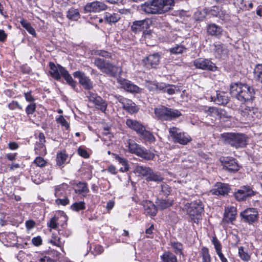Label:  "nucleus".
<instances>
[{
  "label": "nucleus",
  "mask_w": 262,
  "mask_h": 262,
  "mask_svg": "<svg viewBox=\"0 0 262 262\" xmlns=\"http://www.w3.org/2000/svg\"><path fill=\"white\" fill-rule=\"evenodd\" d=\"M230 94L233 97L244 103L252 100L254 98L255 92L254 89L246 84L235 83L231 84Z\"/></svg>",
  "instance_id": "nucleus-1"
},
{
  "label": "nucleus",
  "mask_w": 262,
  "mask_h": 262,
  "mask_svg": "<svg viewBox=\"0 0 262 262\" xmlns=\"http://www.w3.org/2000/svg\"><path fill=\"white\" fill-rule=\"evenodd\" d=\"M173 0H152L141 5V10L147 14H161L171 9L174 6Z\"/></svg>",
  "instance_id": "nucleus-2"
},
{
  "label": "nucleus",
  "mask_w": 262,
  "mask_h": 262,
  "mask_svg": "<svg viewBox=\"0 0 262 262\" xmlns=\"http://www.w3.org/2000/svg\"><path fill=\"white\" fill-rule=\"evenodd\" d=\"M221 138L225 144L236 148H242L247 144V137L245 134L225 133L221 135Z\"/></svg>",
  "instance_id": "nucleus-3"
},
{
  "label": "nucleus",
  "mask_w": 262,
  "mask_h": 262,
  "mask_svg": "<svg viewBox=\"0 0 262 262\" xmlns=\"http://www.w3.org/2000/svg\"><path fill=\"white\" fill-rule=\"evenodd\" d=\"M94 63L102 73L113 77L121 75V69L109 60L101 58H96Z\"/></svg>",
  "instance_id": "nucleus-4"
},
{
  "label": "nucleus",
  "mask_w": 262,
  "mask_h": 262,
  "mask_svg": "<svg viewBox=\"0 0 262 262\" xmlns=\"http://www.w3.org/2000/svg\"><path fill=\"white\" fill-rule=\"evenodd\" d=\"M154 113L156 117L162 121H170L179 117L182 115L181 112L178 110H174L161 106L155 108Z\"/></svg>",
  "instance_id": "nucleus-5"
},
{
  "label": "nucleus",
  "mask_w": 262,
  "mask_h": 262,
  "mask_svg": "<svg viewBox=\"0 0 262 262\" xmlns=\"http://www.w3.org/2000/svg\"><path fill=\"white\" fill-rule=\"evenodd\" d=\"M204 211V205L200 200L191 202L187 208V213L189 214L191 221L198 224L202 220V213Z\"/></svg>",
  "instance_id": "nucleus-6"
},
{
  "label": "nucleus",
  "mask_w": 262,
  "mask_h": 262,
  "mask_svg": "<svg viewBox=\"0 0 262 262\" xmlns=\"http://www.w3.org/2000/svg\"><path fill=\"white\" fill-rule=\"evenodd\" d=\"M169 133L174 143L186 145L192 140L187 133L181 132L180 128L176 127H170Z\"/></svg>",
  "instance_id": "nucleus-7"
},
{
  "label": "nucleus",
  "mask_w": 262,
  "mask_h": 262,
  "mask_svg": "<svg viewBox=\"0 0 262 262\" xmlns=\"http://www.w3.org/2000/svg\"><path fill=\"white\" fill-rule=\"evenodd\" d=\"M87 98L89 102L94 104L96 109L101 111L102 113H106L108 104L105 100L102 99L97 94L92 92H88Z\"/></svg>",
  "instance_id": "nucleus-8"
},
{
  "label": "nucleus",
  "mask_w": 262,
  "mask_h": 262,
  "mask_svg": "<svg viewBox=\"0 0 262 262\" xmlns=\"http://www.w3.org/2000/svg\"><path fill=\"white\" fill-rule=\"evenodd\" d=\"M239 112L246 121H253L259 116L257 108L248 106L245 104L240 106Z\"/></svg>",
  "instance_id": "nucleus-9"
},
{
  "label": "nucleus",
  "mask_w": 262,
  "mask_h": 262,
  "mask_svg": "<svg viewBox=\"0 0 262 262\" xmlns=\"http://www.w3.org/2000/svg\"><path fill=\"white\" fill-rule=\"evenodd\" d=\"M242 221L249 225L256 223L258 219V212L255 208H247L240 213Z\"/></svg>",
  "instance_id": "nucleus-10"
},
{
  "label": "nucleus",
  "mask_w": 262,
  "mask_h": 262,
  "mask_svg": "<svg viewBox=\"0 0 262 262\" xmlns=\"http://www.w3.org/2000/svg\"><path fill=\"white\" fill-rule=\"evenodd\" d=\"M256 193V191H253L249 186H243L234 192V196L237 201H243L255 195Z\"/></svg>",
  "instance_id": "nucleus-11"
},
{
  "label": "nucleus",
  "mask_w": 262,
  "mask_h": 262,
  "mask_svg": "<svg viewBox=\"0 0 262 262\" xmlns=\"http://www.w3.org/2000/svg\"><path fill=\"white\" fill-rule=\"evenodd\" d=\"M193 65L197 69L207 71H215L217 68L210 60L203 58H199L194 60Z\"/></svg>",
  "instance_id": "nucleus-12"
},
{
  "label": "nucleus",
  "mask_w": 262,
  "mask_h": 262,
  "mask_svg": "<svg viewBox=\"0 0 262 262\" xmlns=\"http://www.w3.org/2000/svg\"><path fill=\"white\" fill-rule=\"evenodd\" d=\"M161 56L158 53L150 54L143 59L144 67L148 69L155 68L159 63Z\"/></svg>",
  "instance_id": "nucleus-13"
},
{
  "label": "nucleus",
  "mask_w": 262,
  "mask_h": 262,
  "mask_svg": "<svg viewBox=\"0 0 262 262\" xmlns=\"http://www.w3.org/2000/svg\"><path fill=\"white\" fill-rule=\"evenodd\" d=\"M75 78L79 79V83L86 90H90L93 88V83L91 80L80 71H76L73 73Z\"/></svg>",
  "instance_id": "nucleus-14"
},
{
  "label": "nucleus",
  "mask_w": 262,
  "mask_h": 262,
  "mask_svg": "<svg viewBox=\"0 0 262 262\" xmlns=\"http://www.w3.org/2000/svg\"><path fill=\"white\" fill-rule=\"evenodd\" d=\"M107 6L103 2L95 1L88 3L84 8L85 12H99L105 10Z\"/></svg>",
  "instance_id": "nucleus-15"
},
{
  "label": "nucleus",
  "mask_w": 262,
  "mask_h": 262,
  "mask_svg": "<svg viewBox=\"0 0 262 262\" xmlns=\"http://www.w3.org/2000/svg\"><path fill=\"white\" fill-rule=\"evenodd\" d=\"M211 101L219 105H225L229 101V97L227 93L223 91H216L215 96L211 97Z\"/></svg>",
  "instance_id": "nucleus-16"
},
{
  "label": "nucleus",
  "mask_w": 262,
  "mask_h": 262,
  "mask_svg": "<svg viewBox=\"0 0 262 262\" xmlns=\"http://www.w3.org/2000/svg\"><path fill=\"white\" fill-rule=\"evenodd\" d=\"M224 168L231 172L237 171L239 166L236 160L233 158H227L223 162Z\"/></svg>",
  "instance_id": "nucleus-17"
},
{
  "label": "nucleus",
  "mask_w": 262,
  "mask_h": 262,
  "mask_svg": "<svg viewBox=\"0 0 262 262\" xmlns=\"http://www.w3.org/2000/svg\"><path fill=\"white\" fill-rule=\"evenodd\" d=\"M122 88L126 91L132 93H138L140 92L141 89L131 81L123 79L120 81Z\"/></svg>",
  "instance_id": "nucleus-18"
},
{
  "label": "nucleus",
  "mask_w": 262,
  "mask_h": 262,
  "mask_svg": "<svg viewBox=\"0 0 262 262\" xmlns=\"http://www.w3.org/2000/svg\"><path fill=\"white\" fill-rule=\"evenodd\" d=\"M215 187V188L211 190L212 194L214 195H227L230 190L228 184L221 182L217 183Z\"/></svg>",
  "instance_id": "nucleus-19"
},
{
  "label": "nucleus",
  "mask_w": 262,
  "mask_h": 262,
  "mask_svg": "<svg viewBox=\"0 0 262 262\" xmlns=\"http://www.w3.org/2000/svg\"><path fill=\"white\" fill-rule=\"evenodd\" d=\"M236 215L237 209L236 207H227L225 209L223 221L226 223H232L235 220Z\"/></svg>",
  "instance_id": "nucleus-20"
},
{
  "label": "nucleus",
  "mask_w": 262,
  "mask_h": 262,
  "mask_svg": "<svg viewBox=\"0 0 262 262\" xmlns=\"http://www.w3.org/2000/svg\"><path fill=\"white\" fill-rule=\"evenodd\" d=\"M213 52L217 58H221L227 55L228 50L226 46L220 42H215L213 44Z\"/></svg>",
  "instance_id": "nucleus-21"
},
{
  "label": "nucleus",
  "mask_w": 262,
  "mask_h": 262,
  "mask_svg": "<svg viewBox=\"0 0 262 262\" xmlns=\"http://www.w3.org/2000/svg\"><path fill=\"white\" fill-rule=\"evenodd\" d=\"M205 113L207 116L215 118H218L219 119L224 117H226V112L225 110L215 107H209L207 110L205 111Z\"/></svg>",
  "instance_id": "nucleus-22"
},
{
  "label": "nucleus",
  "mask_w": 262,
  "mask_h": 262,
  "mask_svg": "<svg viewBox=\"0 0 262 262\" xmlns=\"http://www.w3.org/2000/svg\"><path fill=\"white\" fill-rule=\"evenodd\" d=\"M223 31L222 28L215 24L212 23L207 26V32L211 36L220 38L222 35Z\"/></svg>",
  "instance_id": "nucleus-23"
},
{
  "label": "nucleus",
  "mask_w": 262,
  "mask_h": 262,
  "mask_svg": "<svg viewBox=\"0 0 262 262\" xmlns=\"http://www.w3.org/2000/svg\"><path fill=\"white\" fill-rule=\"evenodd\" d=\"M136 155L147 161L152 160L155 156L150 150L141 146L137 151Z\"/></svg>",
  "instance_id": "nucleus-24"
},
{
  "label": "nucleus",
  "mask_w": 262,
  "mask_h": 262,
  "mask_svg": "<svg viewBox=\"0 0 262 262\" xmlns=\"http://www.w3.org/2000/svg\"><path fill=\"white\" fill-rule=\"evenodd\" d=\"M123 108L130 114H134L138 111V108L132 100L126 99L122 104Z\"/></svg>",
  "instance_id": "nucleus-25"
},
{
  "label": "nucleus",
  "mask_w": 262,
  "mask_h": 262,
  "mask_svg": "<svg viewBox=\"0 0 262 262\" xmlns=\"http://www.w3.org/2000/svg\"><path fill=\"white\" fill-rule=\"evenodd\" d=\"M126 124L128 127L136 131L138 134H139L141 131H143V128L144 127L139 122L131 119H126Z\"/></svg>",
  "instance_id": "nucleus-26"
},
{
  "label": "nucleus",
  "mask_w": 262,
  "mask_h": 262,
  "mask_svg": "<svg viewBox=\"0 0 262 262\" xmlns=\"http://www.w3.org/2000/svg\"><path fill=\"white\" fill-rule=\"evenodd\" d=\"M60 73L61 77H63L67 82L73 88H75L77 85V83L74 81L69 73L68 71L63 67L60 68Z\"/></svg>",
  "instance_id": "nucleus-27"
},
{
  "label": "nucleus",
  "mask_w": 262,
  "mask_h": 262,
  "mask_svg": "<svg viewBox=\"0 0 262 262\" xmlns=\"http://www.w3.org/2000/svg\"><path fill=\"white\" fill-rule=\"evenodd\" d=\"M62 67L60 64L56 66L53 62H49L50 74L51 76L56 80H59L61 78L60 68Z\"/></svg>",
  "instance_id": "nucleus-28"
},
{
  "label": "nucleus",
  "mask_w": 262,
  "mask_h": 262,
  "mask_svg": "<svg viewBox=\"0 0 262 262\" xmlns=\"http://www.w3.org/2000/svg\"><path fill=\"white\" fill-rule=\"evenodd\" d=\"M147 25V21L146 20H137L133 23L131 29L134 32L136 33L146 28Z\"/></svg>",
  "instance_id": "nucleus-29"
},
{
  "label": "nucleus",
  "mask_w": 262,
  "mask_h": 262,
  "mask_svg": "<svg viewBox=\"0 0 262 262\" xmlns=\"http://www.w3.org/2000/svg\"><path fill=\"white\" fill-rule=\"evenodd\" d=\"M145 212L146 214L154 216L156 215L157 210L156 206L150 201H146L144 204Z\"/></svg>",
  "instance_id": "nucleus-30"
},
{
  "label": "nucleus",
  "mask_w": 262,
  "mask_h": 262,
  "mask_svg": "<svg viewBox=\"0 0 262 262\" xmlns=\"http://www.w3.org/2000/svg\"><path fill=\"white\" fill-rule=\"evenodd\" d=\"M125 147L128 149V151L130 153L137 154V151L141 147V145L137 144L136 142L132 139H128L126 140L125 142Z\"/></svg>",
  "instance_id": "nucleus-31"
},
{
  "label": "nucleus",
  "mask_w": 262,
  "mask_h": 262,
  "mask_svg": "<svg viewBox=\"0 0 262 262\" xmlns=\"http://www.w3.org/2000/svg\"><path fill=\"white\" fill-rule=\"evenodd\" d=\"M140 137L145 141H147L150 143L154 142L156 140L154 136L149 131L146 130L144 127L143 131H141L138 134Z\"/></svg>",
  "instance_id": "nucleus-32"
},
{
  "label": "nucleus",
  "mask_w": 262,
  "mask_h": 262,
  "mask_svg": "<svg viewBox=\"0 0 262 262\" xmlns=\"http://www.w3.org/2000/svg\"><path fill=\"white\" fill-rule=\"evenodd\" d=\"M162 262H178L177 256L170 251H166L160 256Z\"/></svg>",
  "instance_id": "nucleus-33"
},
{
  "label": "nucleus",
  "mask_w": 262,
  "mask_h": 262,
  "mask_svg": "<svg viewBox=\"0 0 262 262\" xmlns=\"http://www.w3.org/2000/svg\"><path fill=\"white\" fill-rule=\"evenodd\" d=\"M120 18V15L116 13L105 12L104 14V19L109 24L116 23Z\"/></svg>",
  "instance_id": "nucleus-34"
},
{
  "label": "nucleus",
  "mask_w": 262,
  "mask_h": 262,
  "mask_svg": "<svg viewBox=\"0 0 262 262\" xmlns=\"http://www.w3.org/2000/svg\"><path fill=\"white\" fill-rule=\"evenodd\" d=\"M67 17L68 19L76 21L80 18V15L78 9L72 8L70 9L67 13Z\"/></svg>",
  "instance_id": "nucleus-35"
},
{
  "label": "nucleus",
  "mask_w": 262,
  "mask_h": 262,
  "mask_svg": "<svg viewBox=\"0 0 262 262\" xmlns=\"http://www.w3.org/2000/svg\"><path fill=\"white\" fill-rule=\"evenodd\" d=\"M169 245L172 248L173 252L176 254L183 255V250L184 247L182 243L178 242L172 241L170 242Z\"/></svg>",
  "instance_id": "nucleus-36"
},
{
  "label": "nucleus",
  "mask_w": 262,
  "mask_h": 262,
  "mask_svg": "<svg viewBox=\"0 0 262 262\" xmlns=\"http://www.w3.org/2000/svg\"><path fill=\"white\" fill-rule=\"evenodd\" d=\"M151 169L149 167L137 165L135 169V171L141 176L147 177L149 173L151 172Z\"/></svg>",
  "instance_id": "nucleus-37"
},
{
  "label": "nucleus",
  "mask_w": 262,
  "mask_h": 262,
  "mask_svg": "<svg viewBox=\"0 0 262 262\" xmlns=\"http://www.w3.org/2000/svg\"><path fill=\"white\" fill-rule=\"evenodd\" d=\"M115 158L123 166V167H121L120 169V170L121 172H125L128 170L129 166L128 164V161L126 159L121 157L118 155H116Z\"/></svg>",
  "instance_id": "nucleus-38"
},
{
  "label": "nucleus",
  "mask_w": 262,
  "mask_h": 262,
  "mask_svg": "<svg viewBox=\"0 0 262 262\" xmlns=\"http://www.w3.org/2000/svg\"><path fill=\"white\" fill-rule=\"evenodd\" d=\"M68 156L66 153L60 152L57 154L56 156V164L58 166H62L66 163H68L67 160Z\"/></svg>",
  "instance_id": "nucleus-39"
},
{
  "label": "nucleus",
  "mask_w": 262,
  "mask_h": 262,
  "mask_svg": "<svg viewBox=\"0 0 262 262\" xmlns=\"http://www.w3.org/2000/svg\"><path fill=\"white\" fill-rule=\"evenodd\" d=\"M171 191V188L165 183H162L160 185L159 194L167 197Z\"/></svg>",
  "instance_id": "nucleus-40"
},
{
  "label": "nucleus",
  "mask_w": 262,
  "mask_h": 262,
  "mask_svg": "<svg viewBox=\"0 0 262 262\" xmlns=\"http://www.w3.org/2000/svg\"><path fill=\"white\" fill-rule=\"evenodd\" d=\"M254 75L255 79L262 83V64H258L254 69Z\"/></svg>",
  "instance_id": "nucleus-41"
},
{
  "label": "nucleus",
  "mask_w": 262,
  "mask_h": 262,
  "mask_svg": "<svg viewBox=\"0 0 262 262\" xmlns=\"http://www.w3.org/2000/svg\"><path fill=\"white\" fill-rule=\"evenodd\" d=\"M76 186L78 187V189L75 190V192L77 193H87L89 192V189L86 183L79 182L76 184Z\"/></svg>",
  "instance_id": "nucleus-42"
},
{
  "label": "nucleus",
  "mask_w": 262,
  "mask_h": 262,
  "mask_svg": "<svg viewBox=\"0 0 262 262\" xmlns=\"http://www.w3.org/2000/svg\"><path fill=\"white\" fill-rule=\"evenodd\" d=\"M200 255L202 258V262H211V256L207 248L204 247L201 249Z\"/></svg>",
  "instance_id": "nucleus-43"
},
{
  "label": "nucleus",
  "mask_w": 262,
  "mask_h": 262,
  "mask_svg": "<svg viewBox=\"0 0 262 262\" xmlns=\"http://www.w3.org/2000/svg\"><path fill=\"white\" fill-rule=\"evenodd\" d=\"M233 4L236 8L238 12L246 10V2L245 0H233Z\"/></svg>",
  "instance_id": "nucleus-44"
},
{
  "label": "nucleus",
  "mask_w": 262,
  "mask_h": 262,
  "mask_svg": "<svg viewBox=\"0 0 262 262\" xmlns=\"http://www.w3.org/2000/svg\"><path fill=\"white\" fill-rule=\"evenodd\" d=\"M158 207L161 210L165 209L172 205V202L168 200L160 199L157 202Z\"/></svg>",
  "instance_id": "nucleus-45"
},
{
  "label": "nucleus",
  "mask_w": 262,
  "mask_h": 262,
  "mask_svg": "<svg viewBox=\"0 0 262 262\" xmlns=\"http://www.w3.org/2000/svg\"><path fill=\"white\" fill-rule=\"evenodd\" d=\"M21 26L26 29V30L33 36H36L35 29L31 26V24L27 20L23 19L20 21Z\"/></svg>",
  "instance_id": "nucleus-46"
},
{
  "label": "nucleus",
  "mask_w": 262,
  "mask_h": 262,
  "mask_svg": "<svg viewBox=\"0 0 262 262\" xmlns=\"http://www.w3.org/2000/svg\"><path fill=\"white\" fill-rule=\"evenodd\" d=\"M163 180L162 177L153 172L151 169V172L147 176L146 180L148 181L161 182Z\"/></svg>",
  "instance_id": "nucleus-47"
},
{
  "label": "nucleus",
  "mask_w": 262,
  "mask_h": 262,
  "mask_svg": "<svg viewBox=\"0 0 262 262\" xmlns=\"http://www.w3.org/2000/svg\"><path fill=\"white\" fill-rule=\"evenodd\" d=\"M70 208L73 211L78 212L85 209V204L83 201L75 202L71 206Z\"/></svg>",
  "instance_id": "nucleus-48"
},
{
  "label": "nucleus",
  "mask_w": 262,
  "mask_h": 262,
  "mask_svg": "<svg viewBox=\"0 0 262 262\" xmlns=\"http://www.w3.org/2000/svg\"><path fill=\"white\" fill-rule=\"evenodd\" d=\"M34 151L36 155H43L46 154V147L45 144L36 143L34 148Z\"/></svg>",
  "instance_id": "nucleus-49"
},
{
  "label": "nucleus",
  "mask_w": 262,
  "mask_h": 262,
  "mask_svg": "<svg viewBox=\"0 0 262 262\" xmlns=\"http://www.w3.org/2000/svg\"><path fill=\"white\" fill-rule=\"evenodd\" d=\"M238 255L240 258L244 261H248L250 259V255L244 251L243 247H239Z\"/></svg>",
  "instance_id": "nucleus-50"
},
{
  "label": "nucleus",
  "mask_w": 262,
  "mask_h": 262,
  "mask_svg": "<svg viewBox=\"0 0 262 262\" xmlns=\"http://www.w3.org/2000/svg\"><path fill=\"white\" fill-rule=\"evenodd\" d=\"M186 49L182 45H177L175 47L170 49L169 51L171 54H178L182 53Z\"/></svg>",
  "instance_id": "nucleus-51"
},
{
  "label": "nucleus",
  "mask_w": 262,
  "mask_h": 262,
  "mask_svg": "<svg viewBox=\"0 0 262 262\" xmlns=\"http://www.w3.org/2000/svg\"><path fill=\"white\" fill-rule=\"evenodd\" d=\"M8 107L10 110H15L18 109L19 110H23L22 106L16 101H12L8 104Z\"/></svg>",
  "instance_id": "nucleus-52"
},
{
  "label": "nucleus",
  "mask_w": 262,
  "mask_h": 262,
  "mask_svg": "<svg viewBox=\"0 0 262 262\" xmlns=\"http://www.w3.org/2000/svg\"><path fill=\"white\" fill-rule=\"evenodd\" d=\"M211 241L214 246L216 253L222 252V245L217 238L215 236L213 237Z\"/></svg>",
  "instance_id": "nucleus-53"
},
{
  "label": "nucleus",
  "mask_w": 262,
  "mask_h": 262,
  "mask_svg": "<svg viewBox=\"0 0 262 262\" xmlns=\"http://www.w3.org/2000/svg\"><path fill=\"white\" fill-rule=\"evenodd\" d=\"M36 105L35 102L31 103L26 108V113L28 115H32L35 111Z\"/></svg>",
  "instance_id": "nucleus-54"
},
{
  "label": "nucleus",
  "mask_w": 262,
  "mask_h": 262,
  "mask_svg": "<svg viewBox=\"0 0 262 262\" xmlns=\"http://www.w3.org/2000/svg\"><path fill=\"white\" fill-rule=\"evenodd\" d=\"M145 86L150 92L157 93L156 82L152 81H146Z\"/></svg>",
  "instance_id": "nucleus-55"
},
{
  "label": "nucleus",
  "mask_w": 262,
  "mask_h": 262,
  "mask_svg": "<svg viewBox=\"0 0 262 262\" xmlns=\"http://www.w3.org/2000/svg\"><path fill=\"white\" fill-rule=\"evenodd\" d=\"M56 121L57 123H60L62 126H64L67 129H69L70 127L69 124L63 116H60L57 118Z\"/></svg>",
  "instance_id": "nucleus-56"
},
{
  "label": "nucleus",
  "mask_w": 262,
  "mask_h": 262,
  "mask_svg": "<svg viewBox=\"0 0 262 262\" xmlns=\"http://www.w3.org/2000/svg\"><path fill=\"white\" fill-rule=\"evenodd\" d=\"M217 17L220 18L222 20H224L227 17V11L223 7H220Z\"/></svg>",
  "instance_id": "nucleus-57"
},
{
  "label": "nucleus",
  "mask_w": 262,
  "mask_h": 262,
  "mask_svg": "<svg viewBox=\"0 0 262 262\" xmlns=\"http://www.w3.org/2000/svg\"><path fill=\"white\" fill-rule=\"evenodd\" d=\"M57 221V218L56 216L52 217L50 222L48 224V226L52 229H56L58 227Z\"/></svg>",
  "instance_id": "nucleus-58"
},
{
  "label": "nucleus",
  "mask_w": 262,
  "mask_h": 262,
  "mask_svg": "<svg viewBox=\"0 0 262 262\" xmlns=\"http://www.w3.org/2000/svg\"><path fill=\"white\" fill-rule=\"evenodd\" d=\"M178 86L174 85H172L170 87L166 86L165 92L167 93L169 95H172L176 93V91H180L179 89H177Z\"/></svg>",
  "instance_id": "nucleus-59"
},
{
  "label": "nucleus",
  "mask_w": 262,
  "mask_h": 262,
  "mask_svg": "<svg viewBox=\"0 0 262 262\" xmlns=\"http://www.w3.org/2000/svg\"><path fill=\"white\" fill-rule=\"evenodd\" d=\"M34 163L39 167H43L46 164V161L41 157H37L34 160Z\"/></svg>",
  "instance_id": "nucleus-60"
},
{
  "label": "nucleus",
  "mask_w": 262,
  "mask_h": 262,
  "mask_svg": "<svg viewBox=\"0 0 262 262\" xmlns=\"http://www.w3.org/2000/svg\"><path fill=\"white\" fill-rule=\"evenodd\" d=\"M24 97L25 98L27 102H29L31 103L34 102L35 99L34 97L31 94V91H29L27 92H25Z\"/></svg>",
  "instance_id": "nucleus-61"
},
{
  "label": "nucleus",
  "mask_w": 262,
  "mask_h": 262,
  "mask_svg": "<svg viewBox=\"0 0 262 262\" xmlns=\"http://www.w3.org/2000/svg\"><path fill=\"white\" fill-rule=\"evenodd\" d=\"M55 202L58 205H62L66 206L69 204V200L67 197H64L63 199H57L56 200Z\"/></svg>",
  "instance_id": "nucleus-62"
},
{
  "label": "nucleus",
  "mask_w": 262,
  "mask_h": 262,
  "mask_svg": "<svg viewBox=\"0 0 262 262\" xmlns=\"http://www.w3.org/2000/svg\"><path fill=\"white\" fill-rule=\"evenodd\" d=\"M156 86L157 93L160 91L165 92V90L167 86L165 83L156 82Z\"/></svg>",
  "instance_id": "nucleus-63"
},
{
  "label": "nucleus",
  "mask_w": 262,
  "mask_h": 262,
  "mask_svg": "<svg viewBox=\"0 0 262 262\" xmlns=\"http://www.w3.org/2000/svg\"><path fill=\"white\" fill-rule=\"evenodd\" d=\"M32 243L35 246H39L42 244V239L39 236L34 237L32 239Z\"/></svg>",
  "instance_id": "nucleus-64"
}]
</instances>
